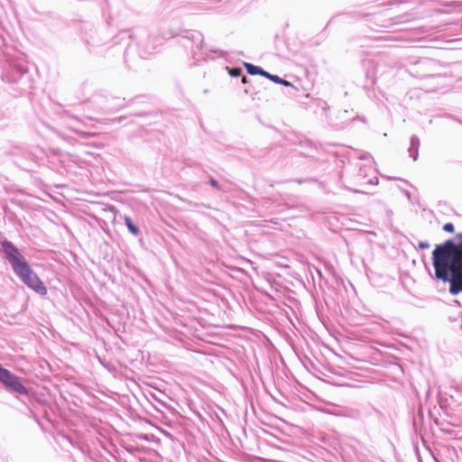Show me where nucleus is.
Returning a JSON list of instances; mask_svg holds the SVG:
<instances>
[{
    "label": "nucleus",
    "instance_id": "b1692460",
    "mask_svg": "<svg viewBox=\"0 0 462 462\" xmlns=\"http://www.w3.org/2000/svg\"><path fill=\"white\" fill-rule=\"evenodd\" d=\"M294 181H296L297 183L299 184H302L304 182H307V181H317L316 179L314 178H310V179H297L295 180Z\"/></svg>",
    "mask_w": 462,
    "mask_h": 462
},
{
    "label": "nucleus",
    "instance_id": "1a4fd4ad",
    "mask_svg": "<svg viewBox=\"0 0 462 462\" xmlns=\"http://www.w3.org/2000/svg\"><path fill=\"white\" fill-rule=\"evenodd\" d=\"M436 66L435 62L427 58L418 60L410 69V73L418 79H424L435 76L433 68Z\"/></svg>",
    "mask_w": 462,
    "mask_h": 462
},
{
    "label": "nucleus",
    "instance_id": "4be33fe9",
    "mask_svg": "<svg viewBox=\"0 0 462 462\" xmlns=\"http://www.w3.org/2000/svg\"><path fill=\"white\" fill-rule=\"evenodd\" d=\"M300 144L306 148V149H310V150H313L315 148V146L313 145V143L310 141V140H305V141H302L300 143Z\"/></svg>",
    "mask_w": 462,
    "mask_h": 462
},
{
    "label": "nucleus",
    "instance_id": "6e6552de",
    "mask_svg": "<svg viewBox=\"0 0 462 462\" xmlns=\"http://www.w3.org/2000/svg\"><path fill=\"white\" fill-rule=\"evenodd\" d=\"M0 383L10 393L30 395V390L24 385L23 379L4 367L2 364H0Z\"/></svg>",
    "mask_w": 462,
    "mask_h": 462
},
{
    "label": "nucleus",
    "instance_id": "20e7f679",
    "mask_svg": "<svg viewBox=\"0 0 462 462\" xmlns=\"http://www.w3.org/2000/svg\"><path fill=\"white\" fill-rule=\"evenodd\" d=\"M130 38L128 31L122 30L117 34L108 32L106 27L96 29L93 26H88L82 36V40L87 45L88 51L97 55H103L108 50L123 44V41Z\"/></svg>",
    "mask_w": 462,
    "mask_h": 462
},
{
    "label": "nucleus",
    "instance_id": "a211bd4d",
    "mask_svg": "<svg viewBox=\"0 0 462 462\" xmlns=\"http://www.w3.org/2000/svg\"><path fill=\"white\" fill-rule=\"evenodd\" d=\"M208 184H210L213 188L219 191H223L222 186L219 184V182L213 177H210L208 180Z\"/></svg>",
    "mask_w": 462,
    "mask_h": 462
},
{
    "label": "nucleus",
    "instance_id": "aec40b11",
    "mask_svg": "<svg viewBox=\"0 0 462 462\" xmlns=\"http://www.w3.org/2000/svg\"><path fill=\"white\" fill-rule=\"evenodd\" d=\"M286 87L288 88L286 94L290 97H295L298 92V88H295L291 83V85L286 86Z\"/></svg>",
    "mask_w": 462,
    "mask_h": 462
},
{
    "label": "nucleus",
    "instance_id": "c85d7f7f",
    "mask_svg": "<svg viewBox=\"0 0 462 462\" xmlns=\"http://www.w3.org/2000/svg\"><path fill=\"white\" fill-rule=\"evenodd\" d=\"M105 103H106V99H102L101 103H94V104L97 105V109L100 111V105L105 104Z\"/></svg>",
    "mask_w": 462,
    "mask_h": 462
},
{
    "label": "nucleus",
    "instance_id": "9d476101",
    "mask_svg": "<svg viewBox=\"0 0 462 462\" xmlns=\"http://www.w3.org/2000/svg\"><path fill=\"white\" fill-rule=\"evenodd\" d=\"M376 410L372 406H360L348 411L347 416L358 420H364L373 414Z\"/></svg>",
    "mask_w": 462,
    "mask_h": 462
},
{
    "label": "nucleus",
    "instance_id": "ddd939ff",
    "mask_svg": "<svg viewBox=\"0 0 462 462\" xmlns=\"http://www.w3.org/2000/svg\"><path fill=\"white\" fill-rule=\"evenodd\" d=\"M243 65L245 68L246 72L249 75H251V76H256V75L263 76V75H265L264 74L265 70L262 67H260V66L254 65V64L250 63V62H245V61L243 62Z\"/></svg>",
    "mask_w": 462,
    "mask_h": 462
},
{
    "label": "nucleus",
    "instance_id": "7c9ffc66",
    "mask_svg": "<svg viewBox=\"0 0 462 462\" xmlns=\"http://www.w3.org/2000/svg\"><path fill=\"white\" fill-rule=\"evenodd\" d=\"M107 209H109L110 211H113L115 209V208L113 206H110L107 208Z\"/></svg>",
    "mask_w": 462,
    "mask_h": 462
},
{
    "label": "nucleus",
    "instance_id": "9b49d317",
    "mask_svg": "<svg viewBox=\"0 0 462 462\" xmlns=\"http://www.w3.org/2000/svg\"><path fill=\"white\" fill-rule=\"evenodd\" d=\"M420 146V138L416 134H412L410 138V146L408 149V152L410 157L416 162L419 157V149Z\"/></svg>",
    "mask_w": 462,
    "mask_h": 462
},
{
    "label": "nucleus",
    "instance_id": "6ab92c4d",
    "mask_svg": "<svg viewBox=\"0 0 462 462\" xmlns=\"http://www.w3.org/2000/svg\"><path fill=\"white\" fill-rule=\"evenodd\" d=\"M152 115V111L150 109L143 110L141 112H136L134 114H131L132 116L134 117H145Z\"/></svg>",
    "mask_w": 462,
    "mask_h": 462
},
{
    "label": "nucleus",
    "instance_id": "7ed1b4c3",
    "mask_svg": "<svg viewBox=\"0 0 462 462\" xmlns=\"http://www.w3.org/2000/svg\"><path fill=\"white\" fill-rule=\"evenodd\" d=\"M130 38L123 41L125 45L124 60L125 63L134 61L139 58L142 60L148 59L152 56L162 44V38L159 35L151 33L145 28H138L134 34L128 32Z\"/></svg>",
    "mask_w": 462,
    "mask_h": 462
},
{
    "label": "nucleus",
    "instance_id": "2f4dec72",
    "mask_svg": "<svg viewBox=\"0 0 462 462\" xmlns=\"http://www.w3.org/2000/svg\"><path fill=\"white\" fill-rule=\"evenodd\" d=\"M332 21H333V18H331V19L328 21V23H327V25H326V28L329 25V23H332Z\"/></svg>",
    "mask_w": 462,
    "mask_h": 462
},
{
    "label": "nucleus",
    "instance_id": "5701e85b",
    "mask_svg": "<svg viewBox=\"0 0 462 462\" xmlns=\"http://www.w3.org/2000/svg\"><path fill=\"white\" fill-rule=\"evenodd\" d=\"M430 245L428 241H420L418 244V248L424 250L430 248Z\"/></svg>",
    "mask_w": 462,
    "mask_h": 462
},
{
    "label": "nucleus",
    "instance_id": "412c9836",
    "mask_svg": "<svg viewBox=\"0 0 462 462\" xmlns=\"http://www.w3.org/2000/svg\"><path fill=\"white\" fill-rule=\"evenodd\" d=\"M442 229L447 233H454L455 232V226L452 223L448 222L444 224Z\"/></svg>",
    "mask_w": 462,
    "mask_h": 462
},
{
    "label": "nucleus",
    "instance_id": "c756f323",
    "mask_svg": "<svg viewBox=\"0 0 462 462\" xmlns=\"http://www.w3.org/2000/svg\"><path fill=\"white\" fill-rule=\"evenodd\" d=\"M140 439H145V440H147V439H148V437H147V435H142V436L140 437Z\"/></svg>",
    "mask_w": 462,
    "mask_h": 462
},
{
    "label": "nucleus",
    "instance_id": "f3484780",
    "mask_svg": "<svg viewBox=\"0 0 462 462\" xmlns=\"http://www.w3.org/2000/svg\"><path fill=\"white\" fill-rule=\"evenodd\" d=\"M153 399H154V402L157 403V404L152 403V406L154 407V409L156 411H158L160 412H162V408L169 409V405L166 402H162L160 399L155 398V397H153Z\"/></svg>",
    "mask_w": 462,
    "mask_h": 462
},
{
    "label": "nucleus",
    "instance_id": "0eeeda50",
    "mask_svg": "<svg viewBox=\"0 0 462 462\" xmlns=\"http://www.w3.org/2000/svg\"><path fill=\"white\" fill-rule=\"evenodd\" d=\"M102 99H106V103L100 105V111L105 113H112L118 111L120 108L125 106H131L134 105L141 104L144 106H147L151 104L152 98L146 95H138L134 97L133 98L125 101V98L120 100L116 97H113L110 95H105L102 93H95L90 102L91 103H101Z\"/></svg>",
    "mask_w": 462,
    "mask_h": 462
},
{
    "label": "nucleus",
    "instance_id": "2eb2a0df",
    "mask_svg": "<svg viewBox=\"0 0 462 462\" xmlns=\"http://www.w3.org/2000/svg\"><path fill=\"white\" fill-rule=\"evenodd\" d=\"M265 75H263V77L268 79L269 80L273 81V83L275 84H279V85H283V86H289L291 85V82L281 78L280 76L278 75H274V74H271L270 72L266 71L265 70Z\"/></svg>",
    "mask_w": 462,
    "mask_h": 462
},
{
    "label": "nucleus",
    "instance_id": "a878e982",
    "mask_svg": "<svg viewBox=\"0 0 462 462\" xmlns=\"http://www.w3.org/2000/svg\"><path fill=\"white\" fill-rule=\"evenodd\" d=\"M126 118H127V116H120V117L115 118L114 121L121 123L124 120H125Z\"/></svg>",
    "mask_w": 462,
    "mask_h": 462
},
{
    "label": "nucleus",
    "instance_id": "39448f33",
    "mask_svg": "<svg viewBox=\"0 0 462 462\" xmlns=\"http://www.w3.org/2000/svg\"><path fill=\"white\" fill-rule=\"evenodd\" d=\"M1 79L4 82L14 85V88L21 94L34 88V79L28 63L20 57L7 60L3 66Z\"/></svg>",
    "mask_w": 462,
    "mask_h": 462
},
{
    "label": "nucleus",
    "instance_id": "423d86ee",
    "mask_svg": "<svg viewBox=\"0 0 462 462\" xmlns=\"http://www.w3.org/2000/svg\"><path fill=\"white\" fill-rule=\"evenodd\" d=\"M179 42L191 51L193 64L199 65L201 61H208L215 59L213 54H217V58H223L228 61L229 53L221 50H205L204 36L202 32L196 30H183L180 34Z\"/></svg>",
    "mask_w": 462,
    "mask_h": 462
},
{
    "label": "nucleus",
    "instance_id": "4468645a",
    "mask_svg": "<svg viewBox=\"0 0 462 462\" xmlns=\"http://www.w3.org/2000/svg\"><path fill=\"white\" fill-rule=\"evenodd\" d=\"M242 83L245 86L244 89L245 93L252 97L253 99H255V96L258 94V91L255 90L246 76H243Z\"/></svg>",
    "mask_w": 462,
    "mask_h": 462
},
{
    "label": "nucleus",
    "instance_id": "cd10ccee",
    "mask_svg": "<svg viewBox=\"0 0 462 462\" xmlns=\"http://www.w3.org/2000/svg\"><path fill=\"white\" fill-rule=\"evenodd\" d=\"M300 153L305 157L315 158V155L311 153H305L303 152H301Z\"/></svg>",
    "mask_w": 462,
    "mask_h": 462
},
{
    "label": "nucleus",
    "instance_id": "f03ea898",
    "mask_svg": "<svg viewBox=\"0 0 462 462\" xmlns=\"http://www.w3.org/2000/svg\"><path fill=\"white\" fill-rule=\"evenodd\" d=\"M0 253L3 254V259L11 266L14 275L35 293L40 296H46L48 293L47 287L21 250L7 238L0 240Z\"/></svg>",
    "mask_w": 462,
    "mask_h": 462
},
{
    "label": "nucleus",
    "instance_id": "f257e3e1",
    "mask_svg": "<svg viewBox=\"0 0 462 462\" xmlns=\"http://www.w3.org/2000/svg\"><path fill=\"white\" fill-rule=\"evenodd\" d=\"M432 265L435 279L448 283L451 295L462 292V233L435 245Z\"/></svg>",
    "mask_w": 462,
    "mask_h": 462
},
{
    "label": "nucleus",
    "instance_id": "dca6fc26",
    "mask_svg": "<svg viewBox=\"0 0 462 462\" xmlns=\"http://www.w3.org/2000/svg\"><path fill=\"white\" fill-rule=\"evenodd\" d=\"M226 70L228 72V74L233 78H237L243 75V69L241 67H226Z\"/></svg>",
    "mask_w": 462,
    "mask_h": 462
},
{
    "label": "nucleus",
    "instance_id": "f8f14e48",
    "mask_svg": "<svg viewBox=\"0 0 462 462\" xmlns=\"http://www.w3.org/2000/svg\"><path fill=\"white\" fill-rule=\"evenodd\" d=\"M124 223L127 227L129 233L133 235L134 237H142V232L139 226L134 222L130 216L125 215L123 217ZM142 238H140V241Z\"/></svg>",
    "mask_w": 462,
    "mask_h": 462
},
{
    "label": "nucleus",
    "instance_id": "bb28decb",
    "mask_svg": "<svg viewBox=\"0 0 462 462\" xmlns=\"http://www.w3.org/2000/svg\"><path fill=\"white\" fill-rule=\"evenodd\" d=\"M114 23H116L115 19L112 16H110L109 20L107 21V25L112 26Z\"/></svg>",
    "mask_w": 462,
    "mask_h": 462
},
{
    "label": "nucleus",
    "instance_id": "393cba45",
    "mask_svg": "<svg viewBox=\"0 0 462 462\" xmlns=\"http://www.w3.org/2000/svg\"><path fill=\"white\" fill-rule=\"evenodd\" d=\"M402 192H403V194L405 195V197H406L410 201H411V193L409 190H407V189H403V190H402Z\"/></svg>",
    "mask_w": 462,
    "mask_h": 462
}]
</instances>
